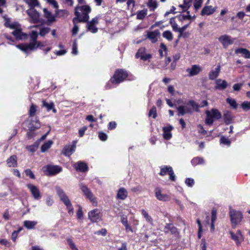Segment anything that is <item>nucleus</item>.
<instances>
[{"label":"nucleus","instance_id":"nucleus-3","mask_svg":"<svg viewBox=\"0 0 250 250\" xmlns=\"http://www.w3.org/2000/svg\"><path fill=\"white\" fill-rule=\"evenodd\" d=\"M38 34L36 31H32L30 35L31 42L28 43L21 44L16 45V47L21 50L25 53H28L36 48H37L38 45H37V38Z\"/></svg>","mask_w":250,"mask_h":250},{"label":"nucleus","instance_id":"nucleus-43","mask_svg":"<svg viewBox=\"0 0 250 250\" xmlns=\"http://www.w3.org/2000/svg\"><path fill=\"white\" fill-rule=\"evenodd\" d=\"M192 0H184L183 5H180V6L182 7L183 10L188 9L191 5V3Z\"/></svg>","mask_w":250,"mask_h":250},{"label":"nucleus","instance_id":"nucleus-21","mask_svg":"<svg viewBox=\"0 0 250 250\" xmlns=\"http://www.w3.org/2000/svg\"><path fill=\"white\" fill-rule=\"evenodd\" d=\"M76 143V141H74L72 145L66 146L63 149L64 154L67 156H70L75 151Z\"/></svg>","mask_w":250,"mask_h":250},{"label":"nucleus","instance_id":"nucleus-37","mask_svg":"<svg viewBox=\"0 0 250 250\" xmlns=\"http://www.w3.org/2000/svg\"><path fill=\"white\" fill-rule=\"evenodd\" d=\"M141 213L142 215L146 219V221L151 224H152L153 219L148 213L144 209L141 210Z\"/></svg>","mask_w":250,"mask_h":250},{"label":"nucleus","instance_id":"nucleus-10","mask_svg":"<svg viewBox=\"0 0 250 250\" xmlns=\"http://www.w3.org/2000/svg\"><path fill=\"white\" fill-rule=\"evenodd\" d=\"M26 13L30 19V21L33 23H37L40 21V14L33 8H30L26 10Z\"/></svg>","mask_w":250,"mask_h":250},{"label":"nucleus","instance_id":"nucleus-1","mask_svg":"<svg viewBox=\"0 0 250 250\" xmlns=\"http://www.w3.org/2000/svg\"><path fill=\"white\" fill-rule=\"evenodd\" d=\"M91 11V8L88 5L76 6L75 8L76 17L73 20V22L76 21H78L79 22H87L89 19L88 14Z\"/></svg>","mask_w":250,"mask_h":250},{"label":"nucleus","instance_id":"nucleus-61","mask_svg":"<svg viewBox=\"0 0 250 250\" xmlns=\"http://www.w3.org/2000/svg\"><path fill=\"white\" fill-rule=\"evenodd\" d=\"M6 7L5 0H0V14L3 12V8Z\"/></svg>","mask_w":250,"mask_h":250},{"label":"nucleus","instance_id":"nucleus-64","mask_svg":"<svg viewBox=\"0 0 250 250\" xmlns=\"http://www.w3.org/2000/svg\"><path fill=\"white\" fill-rule=\"evenodd\" d=\"M145 49L144 48H140L138 52L136 53V57L137 58H140L141 56L145 54Z\"/></svg>","mask_w":250,"mask_h":250},{"label":"nucleus","instance_id":"nucleus-35","mask_svg":"<svg viewBox=\"0 0 250 250\" xmlns=\"http://www.w3.org/2000/svg\"><path fill=\"white\" fill-rule=\"evenodd\" d=\"M42 106L45 107L46 108L47 110L48 111H50V110H52L53 112L54 113H56L57 111L56 109L54 108V104L53 103H48L46 102L45 101H42Z\"/></svg>","mask_w":250,"mask_h":250},{"label":"nucleus","instance_id":"nucleus-12","mask_svg":"<svg viewBox=\"0 0 250 250\" xmlns=\"http://www.w3.org/2000/svg\"><path fill=\"white\" fill-rule=\"evenodd\" d=\"M219 41L222 44L223 46L226 48L229 45L232 44L234 42V39L227 35H224L220 36L219 39Z\"/></svg>","mask_w":250,"mask_h":250},{"label":"nucleus","instance_id":"nucleus-5","mask_svg":"<svg viewBox=\"0 0 250 250\" xmlns=\"http://www.w3.org/2000/svg\"><path fill=\"white\" fill-rule=\"evenodd\" d=\"M57 194L59 197L60 199L64 203L66 206V208L68 210V213L70 214H73V208L72 206L71 202L65 194L64 191L60 188H56Z\"/></svg>","mask_w":250,"mask_h":250},{"label":"nucleus","instance_id":"nucleus-25","mask_svg":"<svg viewBox=\"0 0 250 250\" xmlns=\"http://www.w3.org/2000/svg\"><path fill=\"white\" fill-rule=\"evenodd\" d=\"M173 127L171 125L164 127L163 130V137L166 140H169L172 137L171 131Z\"/></svg>","mask_w":250,"mask_h":250},{"label":"nucleus","instance_id":"nucleus-59","mask_svg":"<svg viewBox=\"0 0 250 250\" xmlns=\"http://www.w3.org/2000/svg\"><path fill=\"white\" fill-rule=\"evenodd\" d=\"M78 51L77 50V44L76 41H75L73 42L72 53L73 55H77L78 54Z\"/></svg>","mask_w":250,"mask_h":250},{"label":"nucleus","instance_id":"nucleus-47","mask_svg":"<svg viewBox=\"0 0 250 250\" xmlns=\"http://www.w3.org/2000/svg\"><path fill=\"white\" fill-rule=\"evenodd\" d=\"M227 102L233 108H236L237 107V104L234 99L228 98L226 100Z\"/></svg>","mask_w":250,"mask_h":250},{"label":"nucleus","instance_id":"nucleus-24","mask_svg":"<svg viewBox=\"0 0 250 250\" xmlns=\"http://www.w3.org/2000/svg\"><path fill=\"white\" fill-rule=\"evenodd\" d=\"M220 70L221 67L220 65H218L214 69L211 70L208 74L209 79L211 80H215L219 76Z\"/></svg>","mask_w":250,"mask_h":250},{"label":"nucleus","instance_id":"nucleus-9","mask_svg":"<svg viewBox=\"0 0 250 250\" xmlns=\"http://www.w3.org/2000/svg\"><path fill=\"white\" fill-rule=\"evenodd\" d=\"M80 188L84 195L92 203L94 206L97 205V201L91 191L85 185L81 184Z\"/></svg>","mask_w":250,"mask_h":250},{"label":"nucleus","instance_id":"nucleus-40","mask_svg":"<svg viewBox=\"0 0 250 250\" xmlns=\"http://www.w3.org/2000/svg\"><path fill=\"white\" fill-rule=\"evenodd\" d=\"M37 106H36L34 104H32L30 105L29 110V117H33L37 111Z\"/></svg>","mask_w":250,"mask_h":250},{"label":"nucleus","instance_id":"nucleus-36","mask_svg":"<svg viewBox=\"0 0 250 250\" xmlns=\"http://www.w3.org/2000/svg\"><path fill=\"white\" fill-rule=\"evenodd\" d=\"M56 14L59 18H64L67 17L69 13L66 10L57 9L56 10Z\"/></svg>","mask_w":250,"mask_h":250},{"label":"nucleus","instance_id":"nucleus-42","mask_svg":"<svg viewBox=\"0 0 250 250\" xmlns=\"http://www.w3.org/2000/svg\"><path fill=\"white\" fill-rule=\"evenodd\" d=\"M147 14V11L146 10H143L138 11L137 13V18L139 20L143 19Z\"/></svg>","mask_w":250,"mask_h":250},{"label":"nucleus","instance_id":"nucleus-27","mask_svg":"<svg viewBox=\"0 0 250 250\" xmlns=\"http://www.w3.org/2000/svg\"><path fill=\"white\" fill-rule=\"evenodd\" d=\"M43 12L44 17L48 21L53 22L56 21L55 16L47 8H43Z\"/></svg>","mask_w":250,"mask_h":250},{"label":"nucleus","instance_id":"nucleus-62","mask_svg":"<svg viewBox=\"0 0 250 250\" xmlns=\"http://www.w3.org/2000/svg\"><path fill=\"white\" fill-rule=\"evenodd\" d=\"M25 173L26 175L28 176H29L31 179H35V176L32 171L29 169H27L25 170Z\"/></svg>","mask_w":250,"mask_h":250},{"label":"nucleus","instance_id":"nucleus-51","mask_svg":"<svg viewBox=\"0 0 250 250\" xmlns=\"http://www.w3.org/2000/svg\"><path fill=\"white\" fill-rule=\"evenodd\" d=\"M241 107L244 110H248L250 109V102L245 101L241 104Z\"/></svg>","mask_w":250,"mask_h":250},{"label":"nucleus","instance_id":"nucleus-54","mask_svg":"<svg viewBox=\"0 0 250 250\" xmlns=\"http://www.w3.org/2000/svg\"><path fill=\"white\" fill-rule=\"evenodd\" d=\"M186 184L189 187H192L194 184V180L192 178H187L185 181Z\"/></svg>","mask_w":250,"mask_h":250},{"label":"nucleus","instance_id":"nucleus-16","mask_svg":"<svg viewBox=\"0 0 250 250\" xmlns=\"http://www.w3.org/2000/svg\"><path fill=\"white\" fill-rule=\"evenodd\" d=\"M45 170L48 175H55L60 173L62 170L61 167L58 166H47L44 167Z\"/></svg>","mask_w":250,"mask_h":250},{"label":"nucleus","instance_id":"nucleus-14","mask_svg":"<svg viewBox=\"0 0 250 250\" xmlns=\"http://www.w3.org/2000/svg\"><path fill=\"white\" fill-rule=\"evenodd\" d=\"M202 70V67L197 64L192 65L190 67L186 69V72L189 77H192L199 74Z\"/></svg>","mask_w":250,"mask_h":250},{"label":"nucleus","instance_id":"nucleus-7","mask_svg":"<svg viewBox=\"0 0 250 250\" xmlns=\"http://www.w3.org/2000/svg\"><path fill=\"white\" fill-rule=\"evenodd\" d=\"M206 114L207 117L205 123L208 125H211L215 120H218L221 118V113L215 108H213L210 110H207Z\"/></svg>","mask_w":250,"mask_h":250},{"label":"nucleus","instance_id":"nucleus-46","mask_svg":"<svg viewBox=\"0 0 250 250\" xmlns=\"http://www.w3.org/2000/svg\"><path fill=\"white\" fill-rule=\"evenodd\" d=\"M163 36L169 41H172L173 39V35L169 31H165L163 34Z\"/></svg>","mask_w":250,"mask_h":250},{"label":"nucleus","instance_id":"nucleus-38","mask_svg":"<svg viewBox=\"0 0 250 250\" xmlns=\"http://www.w3.org/2000/svg\"><path fill=\"white\" fill-rule=\"evenodd\" d=\"M53 144V142L51 140L48 141L45 143L41 147V151L42 152H45Z\"/></svg>","mask_w":250,"mask_h":250},{"label":"nucleus","instance_id":"nucleus-8","mask_svg":"<svg viewBox=\"0 0 250 250\" xmlns=\"http://www.w3.org/2000/svg\"><path fill=\"white\" fill-rule=\"evenodd\" d=\"M159 174L162 176L168 174L169 175V179L171 181H175L176 176L174 175L172 168L170 166H164L162 167L161 168V171Z\"/></svg>","mask_w":250,"mask_h":250},{"label":"nucleus","instance_id":"nucleus-45","mask_svg":"<svg viewBox=\"0 0 250 250\" xmlns=\"http://www.w3.org/2000/svg\"><path fill=\"white\" fill-rule=\"evenodd\" d=\"M50 29L47 27H42L40 28L39 35L42 37L45 36L50 31Z\"/></svg>","mask_w":250,"mask_h":250},{"label":"nucleus","instance_id":"nucleus-28","mask_svg":"<svg viewBox=\"0 0 250 250\" xmlns=\"http://www.w3.org/2000/svg\"><path fill=\"white\" fill-rule=\"evenodd\" d=\"M14 30L13 31L12 34L16 37L17 39L22 40L26 38V35L22 33L20 25L19 24V27L14 29Z\"/></svg>","mask_w":250,"mask_h":250},{"label":"nucleus","instance_id":"nucleus-26","mask_svg":"<svg viewBox=\"0 0 250 250\" xmlns=\"http://www.w3.org/2000/svg\"><path fill=\"white\" fill-rule=\"evenodd\" d=\"M75 168L81 172H84L87 170L88 167L87 165L82 162H78L74 165Z\"/></svg>","mask_w":250,"mask_h":250},{"label":"nucleus","instance_id":"nucleus-58","mask_svg":"<svg viewBox=\"0 0 250 250\" xmlns=\"http://www.w3.org/2000/svg\"><path fill=\"white\" fill-rule=\"evenodd\" d=\"M67 242L72 250H78L74 242L70 239H67Z\"/></svg>","mask_w":250,"mask_h":250},{"label":"nucleus","instance_id":"nucleus-11","mask_svg":"<svg viewBox=\"0 0 250 250\" xmlns=\"http://www.w3.org/2000/svg\"><path fill=\"white\" fill-rule=\"evenodd\" d=\"M99 23V18L96 17L87 23V30L92 33H96L98 32V28L96 25Z\"/></svg>","mask_w":250,"mask_h":250},{"label":"nucleus","instance_id":"nucleus-56","mask_svg":"<svg viewBox=\"0 0 250 250\" xmlns=\"http://www.w3.org/2000/svg\"><path fill=\"white\" fill-rule=\"evenodd\" d=\"M47 2L56 9H58L59 7L58 4L55 0H48Z\"/></svg>","mask_w":250,"mask_h":250},{"label":"nucleus","instance_id":"nucleus-23","mask_svg":"<svg viewBox=\"0 0 250 250\" xmlns=\"http://www.w3.org/2000/svg\"><path fill=\"white\" fill-rule=\"evenodd\" d=\"M41 124L39 122V120L37 118H34V119H31V122L28 126L30 131H33L40 127Z\"/></svg>","mask_w":250,"mask_h":250},{"label":"nucleus","instance_id":"nucleus-44","mask_svg":"<svg viewBox=\"0 0 250 250\" xmlns=\"http://www.w3.org/2000/svg\"><path fill=\"white\" fill-rule=\"evenodd\" d=\"M203 159L200 157H195L191 161V163L192 165L193 166H196L199 164H201L203 163Z\"/></svg>","mask_w":250,"mask_h":250},{"label":"nucleus","instance_id":"nucleus-33","mask_svg":"<svg viewBox=\"0 0 250 250\" xmlns=\"http://www.w3.org/2000/svg\"><path fill=\"white\" fill-rule=\"evenodd\" d=\"M127 196V192L126 190L122 188L119 189L117 194V198L121 200H125Z\"/></svg>","mask_w":250,"mask_h":250},{"label":"nucleus","instance_id":"nucleus-48","mask_svg":"<svg viewBox=\"0 0 250 250\" xmlns=\"http://www.w3.org/2000/svg\"><path fill=\"white\" fill-rule=\"evenodd\" d=\"M38 146L39 144L36 142L31 146H27L26 148L29 151L34 152L37 149Z\"/></svg>","mask_w":250,"mask_h":250},{"label":"nucleus","instance_id":"nucleus-29","mask_svg":"<svg viewBox=\"0 0 250 250\" xmlns=\"http://www.w3.org/2000/svg\"><path fill=\"white\" fill-rule=\"evenodd\" d=\"M164 231L165 233L176 234L177 232V230L172 224H167L165 227Z\"/></svg>","mask_w":250,"mask_h":250},{"label":"nucleus","instance_id":"nucleus-4","mask_svg":"<svg viewBox=\"0 0 250 250\" xmlns=\"http://www.w3.org/2000/svg\"><path fill=\"white\" fill-rule=\"evenodd\" d=\"M128 74L126 71L120 69L117 70L114 75L113 77H112L106 85V88L110 89L111 88V86H109V83H112L113 84H118L120 83L123 82L127 77Z\"/></svg>","mask_w":250,"mask_h":250},{"label":"nucleus","instance_id":"nucleus-53","mask_svg":"<svg viewBox=\"0 0 250 250\" xmlns=\"http://www.w3.org/2000/svg\"><path fill=\"white\" fill-rule=\"evenodd\" d=\"M149 116H152L154 119L156 118L157 116L156 108L155 107H153L149 112Z\"/></svg>","mask_w":250,"mask_h":250},{"label":"nucleus","instance_id":"nucleus-15","mask_svg":"<svg viewBox=\"0 0 250 250\" xmlns=\"http://www.w3.org/2000/svg\"><path fill=\"white\" fill-rule=\"evenodd\" d=\"M27 187L29 189L35 199L39 200L41 198V194L37 187L29 184L27 185Z\"/></svg>","mask_w":250,"mask_h":250},{"label":"nucleus","instance_id":"nucleus-55","mask_svg":"<svg viewBox=\"0 0 250 250\" xmlns=\"http://www.w3.org/2000/svg\"><path fill=\"white\" fill-rule=\"evenodd\" d=\"M217 219L216 210L213 209L211 211V222L215 223Z\"/></svg>","mask_w":250,"mask_h":250},{"label":"nucleus","instance_id":"nucleus-50","mask_svg":"<svg viewBox=\"0 0 250 250\" xmlns=\"http://www.w3.org/2000/svg\"><path fill=\"white\" fill-rule=\"evenodd\" d=\"M220 143L228 146H229L230 145V141L229 138L224 136H222L220 139Z\"/></svg>","mask_w":250,"mask_h":250},{"label":"nucleus","instance_id":"nucleus-31","mask_svg":"<svg viewBox=\"0 0 250 250\" xmlns=\"http://www.w3.org/2000/svg\"><path fill=\"white\" fill-rule=\"evenodd\" d=\"M235 53L236 54H241L246 59L250 58V51L245 48H240L235 50Z\"/></svg>","mask_w":250,"mask_h":250},{"label":"nucleus","instance_id":"nucleus-20","mask_svg":"<svg viewBox=\"0 0 250 250\" xmlns=\"http://www.w3.org/2000/svg\"><path fill=\"white\" fill-rule=\"evenodd\" d=\"M5 22L4 25L11 29H15L19 27V24L17 22H11L9 18L5 15L3 17Z\"/></svg>","mask_w":250,"mask_h":250},{"label":"nucleus","instance_id":"nucleus-30","mask_svg":"<svg viewBox=\"0 0 250 250\" xmlns=\"http://www.w3.org/2000/svg\"><path fill=\"white\" fill-rule=\"evenodd\" d=\"M6 163L9 167H16L17 166V158L16 155H12L6 160Z\"/></svg>","mask_w":250,"mask_h":250},{"label":"nucleus","instance_id":"nucleus-2","mask_svg":"<svg viewBox=\"0 0 250 250\" xmlns=\"http://www.w3.org/2000/svg\"><path fill=\"white\" fill-rule=\"evenodd\" d=\"M200 106L194 101L190 100L185 105L177 107L178 115L183 116L186 114H190L193 111H198Z\"/></svg>","mask_w":250,"mask_h":250},{"label":"nucleus","instance_id":"nucleus-49","mask_svg":"<svg viewBox=\"0 0 250 250\" xmlns=\"http://www.w3.org/2000/svg\"><path fill=\"white\" fill-rule=\"evenodd\" d=\"M170 24H171L173 30L175 32H179V28L178 27V25L176 23L174 19L171 18L169 21Z\"/></svg>","mask_w":250,"mask_h":250},{"label":"nucleus","instance_id":"nucleus-17","mask_svg":"<svg viewBox=\"0 0 250 250\" xmlns=\"http://www.w3.org/2000/svg\"><path fill=\"white\" fill-rule=\"evenodd\" d=\"M155 195L156 198L159 201H167L169 200V196L162 193V190L159 188H156L155 189Z\"/></svg>","mask_w":250,"mask_h":250},{"label":"nucleus","instance_id":"nucleus-22","mask_svg":"<svg viewBox=\"0 0 250 250\" xmlns=\"http://www.w3.org/2000/svg\"><path fill=\"white\" fill-rule=\"evenodd\" d=\"M215 89L224 90L228 86V83L225 80L222 79H217L215 81Z\"/></svg>","mask_w":250,"mask_h":250},{"label":"nucleus","instance_id":"nucleus-57","mask_svg":"<svg viewBox=\"0 0 250 250\" xmlns=\"http://www.w3.org/2000/svg\"><path fill=\"white\" fill-rule=\"evenodd\" d=\"M99 138L101 141H105L107 139V135L103 132H99Z\"/></svg>","mask_w":250,"mask_h":250},{"label":"nucleus","instance_id":"nucleus-13","mask_svg":"<svg viewBox=\"0 0 250 250\" xmlns=\"http://www.w3.org/2000/svg\"><path fill=\"white\" fill-rule=\"evenodd\" d=\"M231 238L233 240L237 246H239L244 240V237L241 230H238L235 234L232 231H229Z\"/></svg>","mask_w":250,"mask_h":250},{"label":"nucleus","instance_id":"nucleus-41","mask_svg":"<svg viewBox=\"0 0 250 250\" xmlns=\"http://www.w3.org/2000/svg\"><path fill=\"white\" fill-rule=\"evenodd\" d=\"M147 6L151 10L154 11L155 9L157 7V1L154 0H149Z\"/></svg>","mask_w":250,"mask_h":250},{"label":"nucleus","instance_id":"nucleus-60","mask_svg":"<svg viewBox=\"0 0 250 250\" xmlns=\"http://www.w3.org/2000/svg\"><path fill=\"white\" fill-rule=\"evenodd\" d=\"M22 229L21 228H20L17 231H14L12 234V236H11V238L12 239L13 241H15L16 240V238L18 236V233L19 232V231H20Z\"/></svg>","mask_w":250,"mask_h":250},{"label":"nucleus","instance_id":"nucleus-39","mask_svg":"<svg viewBox=\"0 0 250 250\" xmlns=\"http://www.w3.org/2000/svg\"><path fill=\"white\" fill-rule=\"evenodd\" d=\"M26 4L30 8H33L39 5V2L38 0H24Z\"/></svg>","mask_w":250,"mask_h":250},{"label":"nucleus","instance_id":"nucleus-18","mask_svg":"<svg viewBox=\"0 0 250 250\" xmlns=\"http://www.w3.org/2000/svg\"><path fill=\"white\" fill-rule=\"evenodd\" d=\"M88 217L92 222H97L100 220V211L98 209H95L88 213Z\"/></svg>","mask_w":250,"mask_h":250},{"label":"nucleus","instance_id":"nucleus-63","mask_svg":"<svg viewBox=\"0 0 250 250\" xmlns=\"http://www.w3.org/2000/svg\"><path fill=\"white\" fill-rule=\"evenodd\" d=\"M74 25L72 30V35L73 36L76 35L79 31V27L77 25H76V21L75 22H74Z\"/></svg>","mask_w":250,"mask_h":250},{"label":"nucleus","instance_id":"nucleus-19","mask_svg":"<svg viewBox=\"0 0 250 250\" xmlns=\"http://www.w3.org/2000/svg\"><path fill=\"white\" fill-rule=\"evenodd\" d=\"M160 32L159 30H154L153 31L148 32L147 34V37L150 41L153 42H156L158 40V38L159 37Z\"/></svg>","mask_w":250,"mask_h":250},{"label":"nucleus","instance_id":"nucleus-32","mask_svg":"<svg viewBox=\"0 0 250 250\" xmlns=\"http://www.w3.org/2000/svg\"><path fill=\"white\" fill-rule=\"evenodd\" d=\"M215 11L214 8L212 6H205L201 11V15H209L213 13Z\"/></svg>","mask_w":250,"mask_h":250},{"label":"nucleus","instance_id":"nucleus-52","mask_svg":"<svg viewBox=\"0 0 250 250\" xmlns=\"http://www.w3.org/2000/svg\"><path fill=\"white\" fill-rule=\"evenodd\" d=\"M203 3V0H194V7L195 10H198L201 7Z\"/></svg>","mask_w":250,"mask_h":250},{"label":"nucleus","instance_id":"nucleus-6","mask_svg":"<svg viewBox=\"0 0 250 250\" xmlns=\"http://www.w3.org/2000/svg\"><path fill=\"white\" fill-rule=\"evenodd\" d=\"M229 215L232 227L235 229L236 226L242 221L243 218V214L240 211L236 210L230 208Z\"/></svg>","mask_w":250,"mask_h":250},{"label":"nucleus","instance_id":"nucleus-34","mask_svg":"<svg viewBox=\"0 0 250 250\" xmlns=\"http://www.w3.org/2000/svg\"><path fill=\"white\" fill-rule=\"evenodd\" d=\"M37 224V222L35 221H25L23 222V226L29 229H34Z\"/></svg>","mask_w":250,"mask_h":250}]
</instances>
